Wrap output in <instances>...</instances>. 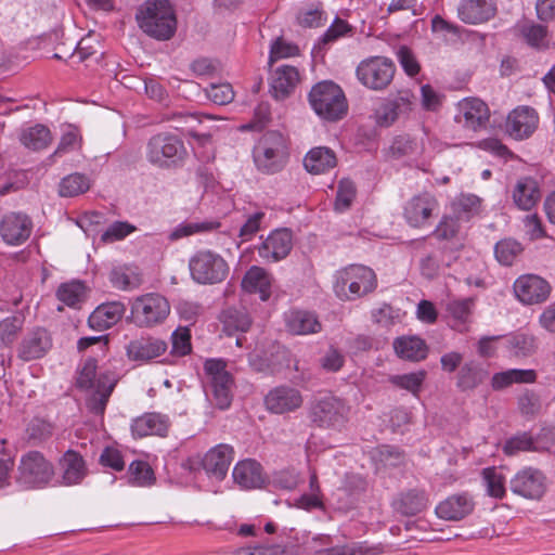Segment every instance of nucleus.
<instances>
[{
  "instance_id": "1a4fd4ad",
  "label": "nucleus",
  "mask_w": 555,
  "mask_h": 555,
  "mask_svg": "<svg viewBox=\"0 0 555 555\" xmlns=\"http://www.w3.org/2000/svg\"><path fill=\"white\" fill-rule=\"evenodd\" d=\"M170 313L168 300L156 293L142 295L131 306L132 322L139 327H153L163 323Z\"/></svg>"
},
{
  "instance_id": "cd10ccee",
  "label": "nucleus",
  "mask_w": 555,
  "mask_h": 555,
  "mask_svg": "<svg viewBox=\"0 0 555 555\" xmlns=\"http://www.w3.org/2000/svg\"><path fill=\"white\" fill-rule=\"evenodd\" d=\"M125 310V305L119 301L102 304L89 315L88 324L93 330H107L122 318Z\"/></svg>"
},
{
  "instance_id": "c756f323",
  "label": "nucleus",
  "mask_w": 555,
  "mask_h": 555,
  "mask_svg": "<svg viewBox=\"0 0 555 555\" xmlns=\"http://www.w3.org/2000/svg\"><path fill=\"white\" fill-rule=\"evenodd\" d=\"M271 276L262 268L253 266L242 280V288L250 294H259L262 301L271 296Z\"/></svg>"
},
{
  "instance_id": "864d4df0",
  "label": "nucleus",
  "mask_w": 555,
  "mask_h": 555,
  "mask_svg": "<svg viewBox=\"0 0 555 555\" xmlns=\"http://www.w3.org/2000/svg\"><path fill=\"white\" fill-rule=\"evenodd\" d=\"M325 21L326 16L320 4L302 8L297 14V22L304 27H320Z\"/></svg>"
},
{
  "instance_id": "6e6d98bb",
  "label": "nucleus",
  "mask_w": 555,
  "mask_h": 555,
  "mask_svg": "<svg viewBox=\"0 0 555 555\" xmlns=\"http://www.w3.org/2000/svg\"><path fill=\"white\" fill-rule=\"evenodd\" d=\"M171 353L175 356L183 357L191 352V332L186 326L178 327L171 334Z\"/></svg>"
},
{
  "instance_id": "aec40b11",
  "label": "nucleus",
  "mask_w": 555,
  "mask_h": 555,
  "mask_svg": "<svg viewBox=\"0 0 555 555\" xmlns=\"http://www.w3.org/2000/svg\"><path fill=\"white\" fill-rule=\"evenodd\" d=\"M52 346V338L47 330L37 327L28 333L18 347V358L33 361L42 358Z\"/></svg>"
},
{
  "instance_id": "e433bc0d",
  "label": "nucleus",
  "mask_w": 555,
  "mask_h": 555,
  "mask_svg": "<svg viewBox=\"0 0 555 555\" xmlns=\"http://www.w3.org/2000/svg\"><path fill=\"white\" fill-rule=\"evenodd\" d=\"M540 196L537 181L528 177L521 178L513 191L515 204L524 210L531 209L538 203Z\"/></svg>"
},
{
  "instance_id": "c85d7f7f",
  "label": "nucleus",
  "mask_w": 555,
  "mask_h": 555,
  "mask_svg": "<svg viewBox=\"0 0 555 555\" xmlns=\"http://www.w3.org/2000/svg\"><path fill=\"white\" fill-rule=\"evenodd\" d=\"M62 479L65 486L79 483L87 475L86 463L82 456L74 451L67 450L60 459Z\"/></svg>"
},
{
  "instance_id": "f8f14e48",
  "label": "nucleus",
  "mask_w": 555,
  "mask_h": 555,
  "mask_svg": "<svg viewBox=\"0 0 555 555\" xmlns=\"http://www.w3.org/2000/svg\"><path fill=\"white\" fill-rule=\"evenodd\" d=\"M539 126L537 111L527 105L517 106L509 112L506 122V133L515 140H525L532 135Z\"/></svg>"
},
{
  "instance_id": "7ed1b4c3",
  "label": "nucleus",
  "mask_w": 555,
  "mask_h": 555,
  "mask_svg": "<svg viewBox=\"0 0 555 555\" xmlns=\"http://www.w3.org/2000/svg\"><path fill=\"white\" fill-rule=\"evenodd\" d=\"M288 160L286 138L279 131L266 132L254 149L256 167L264 173L281 171Z\"/></svg>"
},
{
  "instance_id": "5fc2aeb1",
  "label": "nucleus",
  "mask_w": 555,
  "mask_h": 555,
  "mask_svg": "<svg viewBox=\"0 0 555 555\" xmlns=\"http://www.w3.org/2000/svg\"><path fill=\"white\" fill-rule=\"evenodd\" d=\"M356 185L350 179H341L338 183L336 199H335V210L338 212H343L347 210L352 201L356 197Z\"/></svg>"
},
{
  "instance_id": "69168bd1",
  "label": "nucleus",
  "mask_w": 555,
  "mask_h": 555,
  "mask_svg": "<svg viewBox=\"0 0 555 555\" xmlns=\"http://www.w3.org/2000/svg\"><path fill=\"white\" fill-rule=\"evenodd\" d=\"M345 363V356L337 349L331 346L324 356L320 359V364L326 372H338Z\"/></svg>"
},
{
  "instance_id": "bf43d9fd",
  "label": "nucleus",
  "mask_w": 555,
  "mask_h": 555,
  "mask_svg": "<svg viewBox=\"0 0 555 555\" xmlns=\"http://www.w3.org/2000/svg\"><path fill=\"white\" fill-rule=\"evenodd\" d=\"M541 408L540 396L532 390H526L518 397V409L522 415L534 416Z\"/></svg>"
},
{
  "instance_id": "a18cd8bd",
  "label": "nucleus",
  "mask_w": 555,
  "mask_h": 555,
  "mask_svg": "<svg viewBox=\"0 0 555 555\" xmlns=\"http://www.w3.org/2000/svg\"><path fill=\"white\" fill-rule=\"evenodd\" d=\"M354 281L350 279L346 268L338 270L334 275L333 291L343 301L357 300Z\"/></svg>"
},
{
  "instance_id": "393cba45",
  "label": "nucleus",
  "mask_w": 555,
  "mask_h": 555,
  "mask_svg": "<svg viewBox=\"0 0 555 555\" xmlns=\"http://www.w3.org/2000/svg\"><path fill=\"white\" fill-rule=\"evenodd\" d=\"M234 482L242 489H256L264 483L261 465L255 460L240 461L233 468Z\"/></svg>"
},
{
  "instance_id": "338daca9",
  "label": "nucleus",
  "mask_w": 555,
  "mask_h": 555,
  "mask_svg": "<svg viewBox=\"0 0 555 555\" xmlns=\"http://www.w3.org/2000/svg\"><path fill=\"white\" fill-rule=\"evenodd\" d=\"M298 53L299 49L296 44L286 42L282 38H278L271 46L270 61L274 62L279 59L295 56Z\"/></svg>"
},
{
  "instance_id": "a211bd4d",
  "label": "nucleus",
  "mask_w": 555,
  "mask_h": 555,
  "mask_svg": "<svg viewBox=\"0 0 555 555\" xmlns=\"http://www.w3.org/2000/svg\"><path fill=\"white\" fill-rule=\"evenodd\" d=\"M412 93L402 91L396 98L385 100L374 113L377 125L389 127L400 116L409 114L412 111Z\"/></svg>"
},
{
  "instance_id": "58836bf2",
  "label": "nucleus",
  "mask_w": 555,
  "mask_h": 555,
  "mask_svg": "<svg viewBox=\"0 0 555 555\" xmlns=\"http://www.w3.org/2000/svg\"><path fill=\"white\" fill-rule=\"evenodd\" d=\"M427 503L428 498L424 491L410 490L397 499L393 506L402 515L413 516L424 511Z\"/></svg>"
},
{
  "instance_id": "4468645a",
  "label": "nucleus",
  "mask_w": 555,
  "mask_h": 555,
  "mask_svg": "<svg viewBox=\"0 0 555 555\" xmlns=\"http://www.w3.org/2000/svg\"><path fill=\"white\" fill-rule=\"evenodd\" d=\"M33 231L31 219L23 212H9L0 221V235L9 245L25 243Z\"/></svg>"
},
{
  "instance_id": "052dcab7",
  "label": "nucleus",
  "mask_w": 555,
  "mask_h": 555,
  "mask_svg": "<svg viewBox=\"0 0 555 555\" xmlns=\"http://www.w3.org/2000/svg\"><path fill=\"white\" fill-rule=\"evenodd\" d=\"M533 444H534V442H533L532 437L527 433H522V434H518V435L509 438L505 442V444L503 447V451L507 455H514L521 451L533 450L534 449Z\"/></svg>"
},
{
  "instance_id": "473e14b6",
  "label": "nucleus",
  "mask_w": 555,
  "mask_h": 555,
  "mask_svg": "<svg viewBox=\"0 0 555 555\" xmlns=\"http://www.w3.org/2000/svg\"><path fill=\"white\" fill-rule=\"evenodd\" d=\"M337 164L335 153L325 146L311 149L304 159V166L307 171L313 175H320L333 169Z\"/></svg>"
},
{
  "instance_id": "49530a36",
  "label": "nucleus",
  "mask_w": 555,
  "mask_h": 555,
  "mask_svg": "<svg viewBox=\"0 0 555 555\" xmlns=\"http://www.w3.org/2000/svg\"><path fill=\"white\" fill-rule=\"evenodd\" d=\"M219 227L218 222L204 221V222H185L177 225L168 235L171 242L189 237L196 233L208 232Z\"/></svg>"
},
{
  "instance_id": "4be33fe9",
  "label": "nucleus",
  "mask_w": 555,
  "mask_h": 555,
  "mask_svg": "<svg viewBox=\"0 0 555 555\" xmlns=\"http://www.w3.org/2000/svg\"><path fill=\"white\" fill-rule=\"evenodd\" d=\"M233 448L229 444H218L210 449L202 461L203 468L218 480H222L233 461Z\"/></svg>"
},
{
  "instance_id": "6e6552de",
  "label": "nucleus",
  "mask_w": 555,
  "mask_h": 555,
  "mask_svg": "<svg viewBox=\"0 0 555 555\" xmlns=\"http://www.w3.org/2000/svg\"><path fill=\"white\" fill-rule=\"evenodd\" d=\"M349 406L334 396L315 398L309 406L311 423L323 429L339 431L348 422Z\"/></svg>"
},
{
  "instance_id": "9b49d317",
  "label": "nucleus",
  "mask_w": 555,
  "mask_h": 555,
  "mask_svg": "<svg viewBox=\"0 0 555 555\" xmlns=\"http://www.w3.org/2000/svg\"><path fill=\"white\" fill-rule=\"evenodd\" d=\"M509 489L526 500H540L546 491V476L535 467H524L511 478Z\"/></svg>"
},
{
  "instance_id": "0eeeda50",
  "label": "nucleus",
  "mask_w": 555,
  "mask_h": 555,
  "mask_svg": "<svg viewBox=\"0 0 555 555\" xmlns=\"http://www.w3.org/2000/svg\"><path fill=\"white\" fill-rule=\"evenodd\" d=\"M185 156L186 149L183 141L173 133H157L146 144L147 160L159 168L177 166Z\"/></svg>"
},
{
  "instance_id": "79ce46f5",
  "label": "nucleus",
  "mask_w": 555,
  "mask_h": 555,
  "mask_svg": "<svg viewBox=\"0 0 555 555\" xmlns=\"http://www.w3.org/2000/svg\"><path fill=\"white\" fill-rule=\"evenodd\" d=\"M86 296L87 288L79 281L63 283L56 291L57 299L70 308H79Z\"/></svg>"
},
{
  "instance_id": "bb28decb",
  "label": "nucleus",
  "mask_w": 555,
  "mask_h": 555,
  "mask_svg": "<svg viewBox=\"0 0 555 555\" xmlns=\"http://www.w3.org/2000/svg\"><path fill=\"white\" fill-rule=\"evenodd\" d=\"M168 417L159 413H145L133 420L131 424L132 435L139 438L150 435L165 437L168 434Z\"/></svg>"
},
{
  "instance_id": "20e7f679",
  "label": "nucleus",
  "mask_w": 555,
  "mask_h": 555,
  "mask_svg": "<svg viewBox=\"0 0 555 555\" xmlns=\"http://www.w3.org/2000/svg\"><path fill=\"white\" fill-rule=\"evenodd\" d=\"M204 370L207 398L219 409H228L233 398L234 380L227 371V363L220 359H208L205 361Z\"/></svg>"
},
{
  "instance_id": "2eb2a0df",
  "label": "nucleus",
  "mask_w": 555,
  "mask_h": 555,
  "mask_svg": "<svg viewBox=\"0 0 555 555\" xmlns=\"http://www.w3.org/2000/svg\"><path fill=\"white\" fill-rule=\"evenodd\" d=\"M438 208L436 197L424 192L410 198L403 208V217L408 224L413 228H422L430 219Z\"/></svg>"
},
{
  "instance_id": "3c124183",
  "label": "nucleus",
  "mask_w": 555,
  "mask_h": 555,
  "mask_svg": "<svg viewBox=\"0 0 555 555\" xmlns=\"http://www.w3.org/2000/svg\"><path fill=\"white\" fill-rule=\"evenodd\" d=\"M24 325L22 315H12L0 322V345L10 346L17 338Z\"/></svg>"
},
{
  "instance_id": "a878e982",
  "label": "nucleus",
  "mask_w": 555,
  "mask_h": 555,
  "mask_svg": "<svg viewBox=\"0 0 555 555\" xmlns=\"http://www.w3.org/2000/svg\"><path fill=\"white\" fill-rule=\"evenodd\" d=\"M474 509L472 498L466 494H453L442 501L436 507L438 517L446 520H461L469 515Z\"/></svg>"
},
{
  "instance_id": "8fccbe9b",
  "label": "nucleus",
  "mask_w": 555,
  "mask_h": 555,
  "mask_svg": "<svg viewBox=\"0 0 555 555\" xmlns=\"http://www.w3.org/2000/svg\"><path fill=\"white\" fill-rule=\"evenodd\" d=\"M482 479L489 495L496 499H502L505 495V478L495 467L485 468Z\"/></svg>"
},
{
  "instance_id": "de8ad7c7",
  "label": "nucleus",
  "mask_w": 555,
  "mask_h": 555,
  "mask_svg": "<svg viewBox=\"0 0 555 555\" xmlns=\"http://www.w3.org/2000/svg\"><path fill=\"white\" fill-rule=\"evenodd\" d=\"M521 244L513 238L501 240L494 246L495 258L504 266L513 264L514 260L521 254Z\"/></svg>"
},
{
  "instance_id": "4c0bfd02",
  "label": "nucleus",
  "mask_w": 555,
  "mask_h": 555,
  "mask_svg": "<svg viewBox=\"0 0 555 555\" xmlns=\"http://www.w3.org/2000/svg\"><path fill=\"white\" fill-rule=\"evenodd\" d=\"M489 376V372L475 361L466 362L459 371L457 387L461 390H472L481 385Z\"/></svg>"
},
{
  "instance_id": "774afa93",
  "label": "nucleus",
  "mask_w": 555,
  "mask_h": 555,
  "mask_svg": "<svg viewBox=\"0 0 555 555\" xmlns=\"http://www.w3.org/2000/svg\"><path fill=\"white\" fill-rule=\"evenodd\" d=\"M134 230V227L127 222H114L107 230L102 234V241L114 242L121 240L130 234Z\"/></svg>"
},
{
  "instance_id": "f257e3e1",
  "label": "nucleus",
  "mask_w": 555,
  "mask_h": 555,
  "mask_svg": "<svg viewBox=\"0 0 555 555\" xmlns=\"http://www.w3.org/2000/svg\"><path fill=\"white\" fill-rule=\"evenodd\" d=\"M139 28L149 37L166 41L177 30V17L168 0H146L137 10Z\"/></svg>"
},
{
  "instance_id": "f03ea898",
  "label": "nucleus",
  "mask_w": 555,
  "mask_h": 555,
  "mask_svg": "<svg viewBox=\"0 0 555 555\" xmlns=\"http://www.w3.org/2000/svg\"><path fill=\"white\" fill-rule=\"evenodd\" d=\"M309 103L314 113L324 120L341 119L348 111V104L341 88L333 81L315 83L309 92Z\"/></svg>"
},
{
  "instance_id": "423d86ee",
  "label": "nucleus",
  "mask_w": 555,
  "mask_h": 555,
  "mask_svg": "<svg viewBox=\"0 0 555 555\" xmlns=\"http://www.w3.org/2000/svg\"><path fill=\"white\" fill-rule=\"evenodd\" d=\"M53 476V464L39 451H28L21 456L15 480L25 489H37L50 483Z\"/></svg>"
},
{
  "instance_id": "39448f33",
  "label": "nucleus",
  "mask_w": 555,
  "mask_h": 555,
  "mask_svg": "<svg viewBox=\"0 0 555 555\" xmlns=\"http://www.w3.org/2000/svg\"><path fill=\"white\" fill-rule=\"evenodd\" d=\"M191 278L202 285H214L223 282L230 271L225 259L218 253L197 250L189 261Z\"/></svg>"
},
{
  "instance_id": "2f4dec72",
  "label": "nucleus",
  "mask_w": 555,
  "mask_h": 555,
  "mask_svg": "<svg viewBox=\"0 0 555 555\" xmlns=\"http://www.w3.org/2000/svg\"><path fill=\"white\" fill-rule=\"evenodd\" d=\"M116 385V378L109 374H101L96 380L94 391L87 400L88 409L98 415H102L105 411L108 398Z\"/></svg>"
},
{
  "instance_id": "37998d69",
  "label": "nucleus",
  "mask_w": 555,
  "mask_h": 555,
  "mask_svg": "<svg viewBox=\"0 0 555 555\" xmlns=\"http://www.w3.org/2000/svg\"><path fill=\"white\" fill-rule=\"evenodd\" d=\"M90 189V180L81 173H72L60 182L59 194L63 197H73L87 192Z\"/></svg>"
},
{
  "instance_id": "72a5a7b5",
  "label": "nucleus",
  "mask_w": 555,
  "mask_h": 555,
  "mask_svg": "<svg viewBox=\"0 0 555 555\" xmlns=\"http://www.w3.org/2000/svg\"><path fill=\"white\" fill-rule=\"evenodd\" d=\"M350 279L354 281L357 299L366 296L377 287V278L375 272L363 264H350L345 267Z\"/></svg>"
},
{
  "instance_id": "e2e57ef3",
  "label": "nucleus",
  "mask_w": 555,
  "mask_h": 555,
  "mask_svg": "<svg viewBox=\"0 0 555 555\" xmlns=\"http://www.w3.org/2000/svg\"><path fill=\"white\" fill-rule=\"evenodd\" d=\"M473 305L474 301L470 298L452 300L448 304L447 309L456 321L465 323L469 319Z\"/></svg>"
},
{
  "instance_id": "dca6fc26",
  "label": "nucleus",
  "mask_w": 555,
  "mask_h": 555,
  "mask_svg": "<svg viewBox=\"0 0 555 555\" xmlns=\"http://www.w3.org/2000/svg\"><path fill=\"white\" fill-rule=\"evenodd\" d=\"M490 112L487 104L476 98L464 99L459 103V113L455 116L457 124L465 129L478 131L487 127Z\"/></svg>"
},
{
  "instance_id": "603ef678",
  "label": "nucleus",
  "mask_w": 555,
  "mask_h": 555,
  "mask_svg": "<svg viewBox=\"0 0 555 555\" xmlns=\"http://www.w3.org/2000/svg\"><path fill=\"white\" fill-rule=\"evenodd\" d=\"M426 377L425 371H417L401 375H391L389 382L398 388L405 389L416 395Z\"/></svg>"
},
{
  "instance_id": "412c9836",
  "label": "nucleus",
  "mask_w": 555,
  "mask_h": 555,
  "mask_svg": "<svg viewBox=\"0 0 555 555\" xmlns=\"http://www.w3.org/2000/svg\"><path fill=\"white\" fill-rule=\"evenodd\" d=\"M496 13L493 0H462L457 8L459 18L469 25L490 21Z\"/></svg>"
},
{
  "instance_id": "ddd939ff",
  "label": "nucleus",
  "mask_w": 555,
  "mask_h": 555,
  "mask_svg": "<svg viewBox=\"0 0 555 555\" xmlns=\"http://www.w3.org/2000/svg\"><path fill=\"white\" fill-rule=\"evenodd\" d=\"M514 293L519 301L535 305L545 301L551 293V286L539 275L525 274L514 283Z\"/></svg>"
},
{
  "instance_id": "09e8293b",
  "label": "nucleus",
  "mask_w": 555,
  "mask_h": 555,
  "mask_svg": "<svg viewBox=\"0 0 555 555\" xmlns=\"http://www.w3.org/2000/svg\"><path fill=\"white\" fill-rule=\"evenodd\" d=\"M129 483L138 487L150 486L154 482V473L151 466L143 461H133L128 469Z\"/></svg>"
},
{
  "instance_id": "b1692460",
  "label": "nucleus",
  "mask_w": 555,
  "mask_h": 555,
  "mask_svg": "<svg viewBox=\"0 0 555 555\" xmlns=\"http://www.w3.org/2000/svg\"><path fill=\"white\" fill-rule=\"evenodd\" d=\"M285 326L293 335L317 334L322 330L318 315L306 310H289L284 313Z\"/></svg>"
},
{
  "instance_id": "a19ab883",
  "label": "nucleus",
  "mask_w": 555,
  "mask_h": 555,
  "mask_svg": "<svg viewBox=\"0 0 555 555\" xmlns=\"http://www.w3.org/2000/svg\"><path fill=\"white\" fill-rule=\"evenodd\" d=\"M221 322L223 324V332L228 335H232L235 332H246L251 324L248 313L236 308L223 310Z\"/></svg>"
},
{
  "instance_id": "9d476101",
  "label": "nucleus",
  "mask_w": 555,
  "mask_h": 555,
  "mask_svg": "<svg viewBox=\"0 0 555 555\" xmlns=\"http://www.w3.org/2000/svg\"><path fill=\"white\" fill-rule=\"evenodd\" d=\"M393 74V63L380 56L365 60L357 67L358 79L373 90L385 89L391 82Z\"/></svg>"
},
{
  "instance_id": "ea45409f",
  "label": "nucleus",
  "mask_w": 555,
  "mask_h": 555,
  "mask_svg": "<svg viewBox=\"0 0 555 555\" xmlns=\"http://www.w3.org/2000/svg\"><path fill=\"white\" fill-rule=\"evenodd\" d=\"M21 143L27 149L38 151L46 149L52 141L49 128L43 125L29 127L21 132Z\"/></svg>"
},
{
  "instance_id": "7c9ffc66",
  "label": "nucleus",
  "mask_w": 555,
  "mask_h": 555,
  "mask_svg": "<svg viewBox=\"0 0 555 555\" xmlns=\"http://www.w3.org/2000/svg\"><path fill=\"white\" fill-rule=\"evenodd\" d=\"M299 81V73L296 67L283 65L275 69L271 80L272 95L278 100L287 98Z\"/></svg>"
},
{
  "instance_id": "6ab92c4d",
  "label": "nucleus",
  "mask_w": 555,
  "mask_h": 555,
  "mask_svg": "<svg viewBox=\"0 0 555 555\" xmlns=\"http://www.w3.org/2000/svg\"><path fill=\"white\" fill-rule=\"evenodd\" d=\"M293 246L292 233L287 229L275 230L258 247V255L267 262L285 258Z\"/></svg>"
},
{
  "instance_id": "f3484780",
  "label": "nucleus",
  "mask_w": 555,
  "mask_h": 555,
  "mask_svg": "<svg viewBox=\"0 0 555 555\" xmlns=\"http://www.w3.org/2000/svg\"><path fill=\"white\" fill-rule=\"evenodd\" d=\"M301 392L289 386H279L268 392L264 404L268 411L274 414L294 412L302 405Z\"/></svg>"
},
{
  "instance_id": "f704fd0d",
  "label": "nucleus",
  "mask_w": 555,
  "mask_h": 555,
  "mask_svg": "<svg viewBox=\"0 0 555 555\" xmlns=\"http://www.w3.org/2000/svg\"><path fill=\"white\" fill-rule=\"evenodd\" d=\"M393 348L398 357L410 360L421 361L427 356V346L423 339L416 336H403L396 338Z\"/></svg>"
},
{
  "instance_id": "0e129e2a",
  "label": "nucleus",
  "mask_w": 555,
  "mask_h": 555,
  "mask_svg": "<svg viewBox=\"0 0 555 555\" xmlns=\"http://www.w3.org/2000/svg\"><path fill=\"white\" fill-rule=\"evenodd\" d=\"M96 360L88 359L77 378V385L80 388H93L96 387Z\"/></svg>"
},
{
  "instance_id": "4d7b16f0",
  "label": "nucleus",
  "mask_w": 555,
  "mask_h": 555,
  "mask_svg": "<svg viewBox=\"0 0 555 555\" xmlns=\"http://www.w3.org/2000/svg\"><path fill=\"white\" fill-rule=\"evenodd\" d=\"M205 92L207 98L218 105L229 104L234 99V91L230 83H212Z\"/></svg>"
},
{
  "instance_id": "5701e85b",
  "label": "nucleus",
  "mask_w": 555,
  "mask_h": 555,
  "mask_svg": "<svg viewBox=\"0 0 555 555\" xmlns=\"http://www.w3.org/2000/svg\"><path fill=\"white\" fill-rule=\"evenodd\" d=\"M167 344L158 338L142 336L130 340L126 347L127 357L132 361H149L163 354Z\"/></svg>"
},
{
  "instance_id": "c03bdc74",
  "label": "nucleus",
  "mask_w": 555,
  "mask_h": 555,
  "mask_svg": "<svg viewBox=\"0 0 555 555\" xmlns=\"http://www.w3.org/2000/svg\"><path fill=\"white\" fill-rule=\"evenodd\" d=\"M507 349L516 358H527L537 349L535 338L529 334L517 333L507 338Z\"/></svg>"
},
{
  "instance_id": "13d9d810",
  "label": "nucleus",
  "mask_w": 555,
  "mask_h": 555,
  "mask_svg": "<svg viewBox=\"0 0 555 555\" xmlns=\"http://www.w3.org/2000/svg\"><path fill=\"white\" fill-rule=\"evenodd\" d=\"M519 31L526 41L532 47H542L546 37V27L533 23L519 25Z\"/></svg>"
},
{
  "instance_id": "680f3d73",
  "label": "nucleus",
  "mask_w": 555,
  "mask_h": 555,
  "mask_svg": "<svg viewBox=\"0 0 555 555\" xmlns=\"http://www.w3.org/2000/svg\"><path fill=\"white\" fill-rule=\"evenodd\" d=\"M460 230V224L457 219L452 217L444 216L434 231V235L439 241H449L454 238Z\"/></svg>"
},
{
  "instance_id": "c9c22d12",
  "label": "nucleus",
  "mask_w": 555,
  "mask_h": 555,
  "mask_svg": "<svg viewBox=\"0 0 555 555\" xmlns=\"http://www.w3.org/2000/svg\"><path fill=\"white\" fill-rule=\"evenodd\" d=\"M537 380L534 370L511 369L495 373L491 378L493 390H502L512 384H531Z\"/></svg>"
}]
</instances>
